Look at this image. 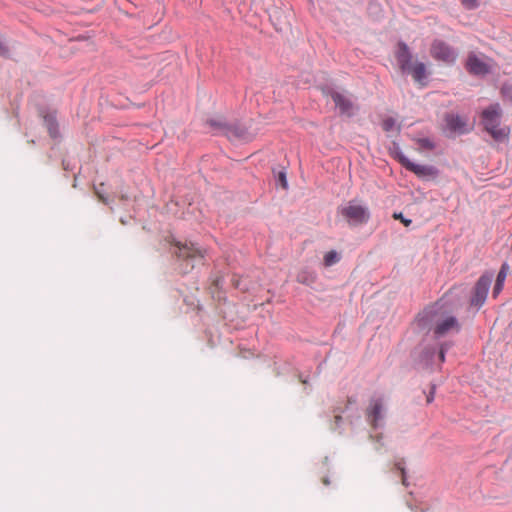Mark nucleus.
<instances>
[{
  "mask_svg": "<svg viewBox=\"0 0 512 512\" xmlns=\"http://www.w3.org/2000/svg\"><path fill=\"white\" fill-rule=\"evenodd\" d=\"M9 49L6 46V44L0 39V55L1 56H8Z\"/></svg>",
  "mask_w": 512,
  "mask_h": 512,
  "instance_id": "obj_24",
  "label": "nucleus"
},
{
  "mask_svg": "<svg viewBox=\"0 0 512 512\" xmlns=\"http://www.w3.org/2000/svg\"><path fill=\"white\" fill-rule=\"evenodd\" d=\"M220 284H221V279H217V280L215 281V286H216V287H219V286H220Z\"/></svg>",
  "mask_w": 512,
  "mask_h": 512,
  "instance_id": "obj_30",
  "label": "nucleus"
},
{
  "mask_svg": "<svg viewBox=\"0 0 512 512\" xmlns=\"http://www.w3.org/2000/svg\"><path fill=\"white\" fill-rule=\"evenodd\" d=\"M207 124L212 128V130L215 133L223 134L226 136L229 124L225 122L223 119H209L207 120Z\"/></svg>",
  "mask_w": 512,
  "mask_h": 512,
  "instance_id": "obj_17",
  "label": "nucleus"
},
{
  "mask_svg": "<svg viewBox=\"0 0 512 512\" xmlns=\"http://www.w3.org/2000/svg\"><path fill=\"white\" fill-rule=\"evenodd\" d=\"M509 266L507 263H504L501 266V269L497 275L496 283L493 288V296L496 297L503 289L504 281L508 275Z\"/></svg>",
  "mask_w": 512,
  "mask_h": 512,
  "instance_id": "obj_16",
  "label": "nucleus"
},
{
  "mask_svg": "<svg viewBox=\"0 0 512 512\" xmlns=\"http://www.w3.org/2000/svg\"><path fill=\"white\" fill-rule=\"evenodd\" d=\"M385 401L382 397H373L365 409L367 422L372 428H377L384 419Z\"/></svg>",
  "mask_w": 512,
  "mask_h": 512,
  "instance_id": "obj_6",
  "label": "nucleus"
},
{
  "mask_svg": "<svg viewBox=\"0 0 512 512\" xmlns=\"http://www.w3.org/2000/svg\"><path fill=\"white\" fill-rule=\"evenodd\" d=\"M272 172H273L275 180H276V185L281 186L283 189H286L288 187V181H287V174H286L285 168L284 167L273 168Z\"/></svg>",
  "mask_w": 512,
  "mask_h": 512,
  "instance_id": "obj_18",
  "label": "nucleus"
},
{
  "mask_svg": "<svg viewBox=\"0 0 512 512\" xmlns=\"http://www.w3.org/2000/svg\"><path fill=\"white\" fill-rule=\"evenodd\" d=\"M338 213L351 226H358L368 222L370 212L367 206L357 200H351L345 205L339 207Z\"/></svg>",
  "mask_w": 512,
  "mask_h": 512,
  "instance_id": "obj_2",
  "label": "nucleus"
},
{
  "mask_svg": "<svg viewBox=\"0 0 512 512\" xmlns=\"http://www.w3.org/2000/svg\"><path fill=\"white\" fill-rule=\"evenodd\" d=\"M382 128L386 132L399 131L396 120L392 117H387L383 120Z\"/></svg>",
  "mask_w": 512,
  "mask_h": 512,
  "instance_id": "obj_20",
  "label": "nucleus"
},
{
  "mask_svg": "<svg viewBox=\"0 0 512 512\" xmlns=\"http://www.w3.org/2000/svg\"><path fill=\"white\" fill-rule=\"evenodd\" d=\"M393 217L395 219H399L405 226H409L411 224L410 219H405L402 215V213H394Z\"/></svg>",
  "mask_w": 512,
  "mask_h": 512,
  "instance_id": "obj_23",
  "label": "nucleus"
},
{
  "mask_svg": "<svg viewBox=\"0 0 512 512\" xmlns=\"http://www.w3.org/2000/svg\"><path fill=\"white\" fill-rule=\"evenodd\" d=\"M234 286L238 289H241V290H247V286L246 285H242L241 284V281L240 280H237V281H234Z\"/></svg>",
  "mask_w": 512,
  "mask_h": 512,
  "instance_id": "obj_26",
  "label": "nucleus"
},
{
  "mask_svg": "<svg viewBox=\"0 0 512 512\" xmlns=\"http://www.w3.org/2000/svg\"><path fill=\"white\" fill-rule=\"evenodd\" d=\"M434 399V391H431L430 394L427 396V403H431Z\"/></svg>",
  "mask_w": 512,
  "mask_h": 512,
  "instance_id": "obj_29",
  "label": "nucleus"
},
{
  "mask_svg": "<svg viewBox=\"0 0 512 512\" xmlns=\"http://www.w3.org/2000/svg\"><path fill=\"white\" fill-rule=\"evenodd\" d=\"M398 161L407 170L413 172L419 178H434L438 175V171L435 167L429 165L416 164L410 161L405 155L399 153L397 155Z\"/></svg>",
  "mask_w": 512,
  "mask_h": 512,
  "instance_id": "obj_7",
  "label": "nucleus"
},
{
  "mask_svg": "<svg viewBox=\"0 0 512 512\" xmlns=\"http://www.w3.org/2000/svg\"><path fill=\"white\" fill-rule=\"evenodd\" d=\"M448 128L455 132H465L466 121L459 115L449 114L445 118Z\"/></svg>",
  "mask_w": 512,
  "mask_h": 512,
  "instance_id": "obj_15",
  "label": "nucleus"
},
{
  "mask_svg": "<svg viewBox=\"0 0 512 512\" xmlns=\"http://www.w3.org/2000/svg\"><path fill=\"white\" fill-rule=\"evenodd\" d=\"M492 277L483 275L477 281L474 288V295L471 299V304L474 306H481L484 304L489 287L491 285Z\"/></svg>",
  "mask_w": 512,
  "mask_h": 512,
  "instance_id": "obj_8",
  "label": "nucleus"
},
{
  "mask_svg": "<svg viewBox=\"0 0 512 512\" xmlns=\"http://www.w3.org/2000/svg\"><path fill=\"white\" fill-rule=\"evenodd\" d=\"M445 351H446V348L444 346H442L440 349V352H439V359L441 362L445 361Z\"/></svg>",
  "mask_w": 512,
  "mask_h": 512,
  "instance_id": "obj_27",
  "label": "nucleus"
},
{
  "mask_svg": "<svg viewBox=\"0 0 512 512\" xmlns=\"http://www.w3.org/2000/svg\"><path fill=\"white\" fill-rule=\"evenodd\" d=\"M461 2L467 9H475L480 4V0H461Z\"/></svg>",
  "mask_w": 512,
  "mask_h": 512,
  "instance_id": "obj_22",
  "label": "nucleus"
},
{
  "mask_svg": "<svg viewBox=\"0 0 512 512\" xmlns=\"http://www.w3.org/2000/svg\"><path fill=\"white\" fill-rule=\"evenodd\" d=\"M340 260V256L339 254L334 251V250H331L329 252H327L325 255H324V264L325 266L329 267V266H332L336 263H338Z\"/></svg>",
  "mask_w": 512,
  "mask_h": 512,
  "instance_id": "obj_19",
  "label": "nucleus"
},
{
  "mask_svg": "<svg viewBox=\"0 0 512 512\" xmlns=\"http://www.w3.org/2000/svg\"><path fill=\"white\" fill-rule=\"evenodd\" d=\"M331 98L333 99L335 105L340 109L341 113L346 115L352 114V103L351 101L339 92H332Z\"/></svg>",
  "mask_w": 512,
  "mask_h": 512,
  "instance_id": "obj_14",
  "label": "nucleus"
},
{
  "mask_svg": "<svg viewBox=\"0 0 512 512\" xmlns=\"http://www.w3.org/2000/svg\"><path fill=\"white\" fill-rule=\"evenodd\" d=\"M341 419H342V418H341V416H336V417H335V420H336V422H337V423H338V422H340V421H341Z\"/></svg>",
  "mask_w": 512,
  "mask_h": 512,
  "instance_id": "obj_31",
  "label": "nucleus"
},
{
  "mask_svg": "<svg viewBox=\"0 0 512 512\" xmlns=\"http://www.w3.org/2000/svg\"><path fill=\"white\" fill-rule=\"evenodd\" d=\"M173 254L180 262L181 272L188 273L195 267V264L202 262L206 254V250L200 247L197 243H181L176 241L174 243Z\"/></svg>",
  "mask_w": 512,
  "mask_h": 512,
  "instance_id": "obj_1",
  "label": "nucleus"
},
{
  "mask_svg": "<svg viewBox=\"0 0 512 512\" xmlns=\"http://www.w3.org/2000/svg\"><path fill=\"white\" fill-rule=\"evenodd\" d=\"M453 330L458 331L459 324L455 317L449 316L436 323L434 333L437 336H444L445 334Z\"/></svg>",
  "mask_w": 512,
  "mask_h": 512,
  "instance_id": "obj_11",
  "label": "nucleus"
},
{
  "mask_svg": "<svg viewBox=\"0 0 512 512\" xmlns=\"http://www.w3.org/2000/svg\"><path fill=\"white\" fill-rule=\"evenodd\" d=\"M407 73H409L415 82L420 85H425V80L427 78L426 65L422 62H412L409 65V68L406 69Z\"/></svg>",
  "mask_w": 512,
  "mask_h": 512,
  "instance_id": "obj_10",
  "label": "nucleus"
},
{
  "mask_svg": "<svg viewBox=\"0 0 512 512\" xmlns=\"http://www.w3.org/2000/svg\"><path fill=\"white\" fill-rule=\"evenodd\" d=\"M501 110L499 105H492L483 111V123L487 132L496 140H502L508 136V131L499 127Z\"/></svg>",
  "mask_w": 512,
  "mask_h": 512,
  "instance_id": "obj_3",
  "label": "nucleus"
},
{
  "mask_svg": "<svg viewBox=\"0 0 512 512\" xmlns=\"http://www.w3.org/2000/svg\"><path fill=\"white\" fill-rule=\"evenodd\" d=\"M494 66L492 59L475 53H469L466 59L465 67L470 74L484 76L490 73Z\"/></svg>",
  "mask_w": 512,
  "mask_h": 512,
  "instance_id": "obj_5",
  "label": "nucleus"
},
{
  "mask_svg": "<svg viewBox=\"0 0 512 512\" xmlns=\"http://www.w3.org/2000/svg\"><path fill=\"white\" fill-rule=\"evenodd\" d=\"M430 54L435 60L446 64H453L458 57L457 50L440 39H435L432 42Z\"/></svg>",
  "mask_w": 512,
  "mask_h": 512,
  "instance_id": "obj_4",
  "label": "nucleus"
},
{
  "mask_svg": "<svg viewBox=\"0 0 512 512\" xmlns=\"http://www.w3.org/2000/svg\"><path fill=\"white\" fill-rule=\"evenodd\" d=\"M41 115L50 137L58 138L60 133L56 113L54 111H42Z\"/></svg>",
  "mask_w": 512,
  "mask_h": 512,
  "instance_id": "obj_9",
  "label": "nucleus"
},
{
  "mask_svg": "<svg viewBox=\"0 0 512 512\" xmlns=\"http://www.w3.org/2000/svg\"><path fill=\"white\" fill-rule=\"evenodd\" d=\"M226 136L231 140L248 141L251 138L247 128L240 124H229Z\"/></svg>",
  "mask_w": 512,
  "mask_h": 512,
  "instance_id": "obj_12",
  "label": "nucleus"
},
{
  "mask_svg": "<svg viewBox=\"0 0 512 512\" xmlns=\"http://www.w3.org/2000/svg\"><path fill=\"white\" fill-rule=\"evenodd\" d=\"M416 142L421 149L432 150L434 148L433 142L428 138H420Z\"/></svg>",
  "mask_w": 512,
  "mask_h": 512,
  "instance_id": "obj_21",
  "label": "nucleus"
},
{
  "mask_svg": "<svg viewBox=\"0 0 512 512\" xmlns=\"http://www.w3.org/2000/svg\"><path fill=\"white\" fill-rule=\"evenodd\" d=\"M397 470L400 472V475H401V477H402V480H405V478H406V474H405V470H404V468H403V467H401V466H397Z\"/></svg>",
  "mask_w": 512,
  "mask_h": 512,
  "instance_id": "obj_28",
  "label": "nucleus"
},
{
  "mask_svg": "<svg viewBox=\"0 0 512 512\" xmlns=\"http://www.w3.org/2000/svg\"><path fill=\"white\" fill-rule=\"evenodd\" d=\"M102 186H103V184H101L100 187L96 188V194L101 201H103L104 203H107V198L103 195Z\"/></svg>",
  "mask_w": 512,
  "mask_h": 512,
  "instance_id": "obj_25",
  "label": "nucleus"
},
{
  "mask_svg": "<svg viewBox=\"0 0 512 512\" xmlns=\"http://www.w3.org/2000/svg\"><path fill=\"white\" fill-rule=\"evenodd\" d=\"M396 59L402 71H406V69L409 68V65L412 63V55L405 43L401 42L398 44Z\"/></svg>",
  "mask_w": 512,
  "mask_h": 512,
  "instance_id": "obj_13",
  "label": "nucleus"
}]
</instances>
